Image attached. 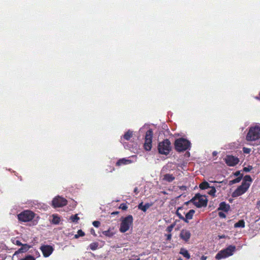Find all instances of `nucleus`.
<instances>
[{"instance_id": "obj_1", "label": "nucleus", "mask_w": 260, "mask_h": 260, "mask_svg": "<svg viewBox=\"0 0 260 260\" xmlns=\"http://www.w3.org/2000/svg\"><path fill=\"white\" fill-rule=\"evenodd\" d=\"M252 181L250 175H246L244 176L242 184L232 193V196L236 198L243 194L247 191Z\"/></svg>"}, {"instance_id": "obj_2", "label": "nucleus", "mask_w": 260, "mask_h": 260, "mask_svg": "<svg viewBox=\"0 0 260 260\" xmlns=\"http://www.w3.org/2000/svg\"><path fill=\"white\" fill-rule=\"evenodd\" d=\"M260 139V126L258 125L250 126L246 136L247 141H255Z\"/></svg>"}, {"instance_id": "obj_3", "label": "nucleus", "mask_w": 260, "mask_h": 260, "mask_svg": "<svg viewBox=\"0 0 260 260\" xmlns=\"http://www.w3.org/2000/svg\"><path fill=\"white\" fill-rule=\"evenodd\" d=\"M120 221L119 231L121 233H124L132 227L134 219L132 215H128L126 217H122Z\"/></svg>"}, {"instance_id": "obj_4", "label": "nucleus", "mask_w": 260, "mask_h": 260, "mask_svg": "<svg viewBox=\"0 0 260 260\" xmlns=\"http://www.w3.org/2000/svg\"><path fill=\"white\" fill-rule=\"evenodd\" d=\"M174 145L177 151L183 152L186 150L190 149L191 143L190 141L187 139L180 138L175 140Z\"/></svg>"}, {"instance_id": "obj_5", "label": "nucleus", "mask_w": 260, "mask_h": 260, "mask_svg": "<svg viewBox=\"0 0 260 260\" xmlns=\"http://www.w3.org/2000/svg\"><path fill=\"white\" fill-rule=\"evenodd\" d=\"M236 250V246L234 245H230L226 248L223 249L219 251L215 256V258L218 260L224 259L234 254Z\"/></svg>"}, {"instance_id": "obj_6", "label": "nucleus", "mask_w": 260, "mask_h": 260, "mask_svg": "<svg viewBox=\"0 0 260 260\" xmlns=\"http://www.w3.org/2000/svg\"><path fill=\"white\" fill-rule=\"evenodd\" d=\"M158 151L160 154L168 155L171 150V143L168 139H165L158 144Z\"/></svg>"}, {"instance_id": "obj_7", "label": "nucleus", "mask_w": 260, "mask_h": 260, "mask_svg": "<svg viewBox=\"0 0 260 260\" xmlns=\"http://www.w3.org/2000/svg\"><path fill=\"white\" fill-rule=\"evenodd\" d=\"M190 201L192 202L197 207L201 208L207 206L208 200L205 196L196 194Z\"/></svg>"}, {"instance_id": "obj_8", "label": "nucleus", "mask_w": 260, "mask_h": 260, "mask_svg": "<svg viewBox=\"0 0 260 260\" xmlns=\"http://www.w3.org/2000/svg\"><path fill=\"white\" fill-rule=\"evenodd\" d=\"M18 219L21 222H28L34 218V213L29 210H25L17 215Z\"/></svg>"}, {"instance_id": "obj_9", "label": "nucleus", "mask_w": 260, "mask_h": 260, "mask_svg": "<svg viewBox=\"0 0 260 260\" xmlns=\"http://www.w3.org/2000/svg\"><path fill=\"white\" fill-rule=\"evenodd\" d=\"M152 136L153 131L150 128L147 131L145 137L144 147L146 151H150L151 149Z\"/></svg>"}, {"instance_id": "obj_10", "label": "nucleus", "mask_w": 260, "mask_h": 260, "mask_svg": "<svg viewBox=\"0 0 260 260\" xmlns=\"http://www.w3.org/2000/svg\"><path fill=\"white\" fill-rule=\"evenodd\" d=\"M67 204V200L60 196L54 198L52 201V205L54 208L62 207L66 205Z\"/></svg>"}, {"instance_id": "obj_11", "label": "nucleus", "mask_w": 260, "mask_h": 260, "mask_svg": "<svg viewBox=\"0 0 260 260\" xmlns=\"http://www.w3.org/2000/svg\"><path fill=\"white\" fill-rule=\"evenodd\" d=\"M40 249L45 257H49L54 251V248L49 245H42Z\"/></svg>"}, {"instance_id": "obj_12", "label": "nucleus", "mask_w": 260, "mask_h": 260, "mask_svg": "<svg viewBox=\"0 0 260 260\" xmlns=\"http://www.w3.org/2000/svg\"><path fill=\"white\" fill-rule=\"evenodd\" d=\"M224 160L226 165L231 167L236 166L239 162V159L237 157L231 155H226Z\"/></svg>"}, {"instance_id": "obj_13", "label": "nucleus", "mask_w": 260, "mask_h": 260, "mask_svg": "<svg viewBox=\"0 0 260 260\" xmlns=\"http://www.w3.org/2000/svg\"><path fill=\"white\" fill-rule=\"evenodd\" d=\"M132 158L133 159H131L130 157L120 158L118 159L116 162V166L118 167H120L121 166L127 165L135 162L136 161V159H134V156H133Z\"/></svg>"}, {"instance_id": "obj_14", "label": "nucleus", "mask_w": 260, "mask_h": 260, "mask_svg": "<svg viewBox=\"0 0 260 260\" xmlns=\"http://www.w3.org/2000/svg\"><path fill=\"white\" fill-rule=\"evenodd\" d=\"M179 236L181 239L185 242H187L190 238L191 233L189 231L183 229L181 231Z\"/></svg>"}, {"instance_id": "obj_15", "label": "nucleus", "mask_w": 260, "mask_h": 260, "mask_svg": "<svg viewBox=\"0 0 260 260\" xmlns=\"http://www.w3.org/2000/svg\"><path fill=\"white\" fill-rule=\"evenodd\" d=\"M230 209V206L229 204H226L225 202H221L219 207L217 208L218 211H223L225 212H228Z\"/></svg>"}, {"instance_id": "obj_16", "label": "nucleus", "mask_w": 260, "mask_h": 260, "mask_svg": "<svg viewBox=\"0 0 260 260\" xmlns=\"http://www.w3.org/2000/svg\"><path fill=\"white\" fill-rule=\"evenodd\" d=\"M195 213V211L193 209L190 210L185 215V217H184V221L186 223H188V220L191 219L193 217V214Z\"/></svg>"}, {"instance_id": "obj_17", "label": "nucleus", "mask_w": 260, "mask_h": 260, "mask_svg": "<svg viewBox=\"0 0 260 260\" xmlns=\"http://www.w3.org/2000/svg\"><path fill=\"white\" fill-rule=\"evenodd\" d=\"M30 247V246L26 244H22L21 245V247L19 248L17 251H16L15 254L25 252L28 251Z\"/></svg>"}, {"instance_id": "obj_18", "label": "nucleus", "mask_w": 260, "mask_h": 260, "mask_svg": "<svg viewBox=\"0 0 260 260\" xmlns=\"http://www.w3.org/2000/svg\"><path fill=\"white\" fill-rule=\"evenodd\" d=\"M151 206V204L146 203L145 205H144L143 202H141L139 204L138 208L139 209L145 212Z\"/></svg>"}, {"instance_id": "obj_19", "label": "nucleus", "mask_w": 260, "mask_h": 260, "mask_svg": "<svg viewBox=\"0 0 260 260\" xmlns=\"http://www.w3.org/2000/svg\"><path fill=\"white\" fill-rule=\"evenodd\" d=\"M60 221V217L57 214H53L52 219H50V221L52 224H58Z\"/></svg>"}, {"instance_id": "obj_20", "label": "nucleus", "mask_w": 260, "mask_h": 260, "mask_svg": "<svg viewBox=\"0 0 260 260\" xmlns=\"http://www.w3.org/2000/svg\"><path fill=\"white\" fill-rule=\"evenodd\" d=\"M133 132L130 129L128 130L122 137H121V141L122 140V138L126 140H129L133 136Z\"/></svg>"}, {"instance_id": "obj_21", "label": "nucleus", "mask_w": 260, "mask_h": 260, "mask_svg": "<svg viewBox=\"0 0 260 260\" xmlns=\"http://www.w3.org/2000/svg\"><path fill=\"white\" fill-rule=\"evenodd\" d=\"M163 179L168 182H171L175 179V177L170 174H166L164 175Z\"/></svg>"}, {"instance_id": "obj_22", "label": "nucleus", "mask_w": 260, "mask_h": 260, "mask_svg": "<svg viewBox=\"0 0 260 260\" xmlns=\"http://www.w3.org/2000/svg\"><path fill=\"white\" fill-rule=\"evenodd\" d=\"M180 253L182 254L186 259H189L190 257V255L188 251L184 248H181L180 249Z\"/></svg>"}, {"instance_id": "obj_23", "label": "nucleus", "mask_w": 260, "mask_h": 260, "mask_svg": "<svg viewBox=\"0 0 260 260\" xmlns=\"http://www.w3.org/2000/svg\"><path fill=\"white\" fill-rule=\"evenodd\" d=\"M245 221L243 219L240 220L237 222H236L234 224V228H243L245 227Z\"/></svg>"}, {"instance_id": "obj_24", "label": "nucleus", "mask_w": 260, "mask_h": 260, "mask_svg": "<svg viewBox=\"0 0 260 260\" xmlns=\"http://www.w3.org/2000/svg\"><path fill=\"white\" fill-rule=\"evenodd\" d=\"M199 187L201 189H206L210 188V186L207 182L204 181L200 184Z\"/></svg>"}, {"instance_id": "obj_25", "label": "nucleus", "mask_w": 260, "mask_h": 260, "mask_svg": "<svg viewBox=\"0 0 260 260\" xmlns=\"http://www.w3.org/2000/svg\"><path fill=\"white\" fill-rule=\"evenodd\" d=\"M243 177H244L243 175H241L240 176L235 178V179L231 180L230 181V184H235V183L240 182L241 181V180H242V178L243 179Z\"/></svg>"}, {"instance_id": "obj_26", "label": "nucleus", "mask_w": 260, "mask_h": 260, "mask_svg": "<svg viewBox=\"0 0 260 260\" xmlns=\"http://www.w3.org/2000/svg\"><path fill=\"white\" fill-rule=\"evenodd\" d=\"M102 233L104 235L108 237H112L114 234L110 229L107 231H103Z\"/></svg>"}, {"instance_id": "obj_27", "label": "nucleus", "mask_w": 260, "mask_h": 260, "mask_svg": "<svg viewBox=\"0 0 260 260\" xmlns=\"http://www.w3.org/2000/svg\"><path fill=\"white\" fill-rule=\"evenodd\" d=\"M70 219L71 220L72 222L74 223H77L79 219V217L78 216V214H75L74 215H72L70 217Z\"/></svg>"}, {"instance_id": "obj_28", "label": "nucleus", "mask_w": 260, "mask_h": 260, "mask_svg": "<svg viewBox=\"0 0 260 260\" xmlns=\"http://www.w3.org/2000/svg\"><path fill=\"white\" fill-rule=\"evenodd\" d=\"M211 189L208 192V193L210 195H211V196L212 197H215V193L216 192V189L215 188V187L214 186H210V188Z\"/></svg>"}, {"instance_id": "obj_29", "label": "nucleus", "mask_w": 260, "mask_h": 260, "mask_svg": "<svg viewBox=\"0 0 260 260\" xmlns=\"http://www.w3.org/2000/svg\"><path fill=\"white\" fill-rule=\"evenodd\" d=\"M98 246H99L98 243H97V242H93V243H91L89 245V248L92 250H96L98 248Z\"/></svg>"}, {"instance_id": "obj_30", "label": "nucleus", "mask_w": 260, "mask_h": 260, "mask_svg": "<svg viewBox=\"0 0 260 260\" xmlns=\"http://www.w3.org/2000/svg\"><path fill=\"white\" fill-rule=\"evenodd\" d=\"M84 235H85L84 232H83L81 230H79L77 232V234L75 235L74 237L76 239H77L80 237H83Z\"/></svg>"}, {"instance_id": "obj_31", "label": "nucleus", "mask_w": 260, "mask_h": 260, "mask_svg": "<svg viewBox=\"0 0 260 260\" xmlns=\"http://www.w3.org/2000/svg\"><path fill=\"white\" fill-rule=\"evenodd\" d=\"M182 209V207H179L176 212V215L178 216V217L179 218V219L184 220V216L182 215V214L179 212V210Z\"/></svg>"}, {"instance_id": "obj_32", "label": "nucleus", "mask_w": 260, "mask_h": 260, "mask_svg": "<svg viewBox=\"0 0 260 260\" xmlns=\"http://www.w3.org/2000/svg\"><path fill=\"white\" fill-rule=\"evenodd\" d=\"M17 208L18 207L17 206H13V208L11 209L10 214L15 215L16 213H17Z\"/></svg>"}, {"instance_id": "obj_33", "label": "nucleus", "mask_w": 260, "mask_h": 260, "mask_svg": "<svg viewBox=\"0 0 260 260\" xmlns=\"http://www.w3.org/2000/svg\"><path fill=\"white\" fill-rule=\"evenodd\" d=\"M253 169V167L252 166H248L246 167H244V168L243 169V171L245 172H250V171H251Z\"/></svg>"}, {"instance_id": "obj_34", "label": "nucleus", "mask_w": 260, "mask_h": 260, "mask_svg": "<svg viewBox=\"0 0 260 260\" xmlns=\"http://www.w3.org/2000/svg\"><path fill=\"white\" fill-rule=\"evenodd\" d=\"M20 260H35V258L33 256L27 255L24 258H22Z\"/></svg>"}, {"instance_id": "obj_35", "label": "nucleus", "mask_w": 260, "mask_h": 260, "mask_svg": "<svg viewBox=\"0 0 260 260\" xmlns=\"http://www.w3.org/2000/svg\"><path fill=\"white\" fill-rule=\"evenodd\" d=\"M174 226L175 224H171L167 227L166 231H167L168 233H171L172 231Z\"/></svg>"}, {"instance_id": "obj_36", "label": "nucleus", "mask_w": 260, "mask_h": 260, "mask_svg": "<svg viewBox=\"0 0 260 260\" xmlns=\"http://www.w3.org/2000/svg\"><path fill=\"white\" fill-rule=\"evenodd\" d=\"M119 208L123 210H126L127 209V206L125 203H122L120 204Z\"/></svg>"}, {"instance_id": "obj_37", "label": "nucleus", "mask_w": 260, "mask_h": 260, "mask_svg": "<svg viewBox=\"0 0 260 260\" xmlns=\"http://www.w3.org/2000/svg\"><path fill=\"white\" fill-rule=\"evenodd\" d=\"M31 252L33 253L34 255L36 257H38L40 256V253L38 250H37L35 249H33V251H31Z\"/></svg>"}, {"instance_id": "obj_38", "label": "nucleus", "mask_w": 260, "mask_h": 260, "mask_svg": "<svg viewBox=\"0 0 260 260\" xmlns=\"http://www.w3.org/2000/svg\"><path fill=\"white\" fill-rule=\"evenodd\" d=\"M92 224L94 227L98 228L100 225V222L99 221H94Z\"/></svg>"}, {"instance_id": "obj_39", "label": "nucleus", "mask_w": 260, "mask_h": 260, "mask_svg": "<svg viewBox=\"0 0 260 260\" xmlns=\"http://www.w3.org/2000/svg\"><path fill=\"white\" fill-rule=\"evenodd\" d=\"M243 151L244 153L248 154L250 153L251 150L250 148L244 147L243 149Z\"/></svg>"}, {"instance_id": "obj_40", "label": "nucleus", "mask_w": 260, "mask_h": 260, "mask_svg": "<svg viewBox=\"0 0 260 260\" xmlns=\"http://www.w3.org/2000/svg\"><path fill=\"white\" fill-rule=\"evenodd\" d=\"M218 215L220 218H225L226 217V215L222 212H219Z\"/></svg>"}, {"instance_id": "obj_41", "label": "nucleus", "mask_w": 260, "mask_h": 260, "mask_svg": "<svg viewBox=\"0 0 260 260\" xmlns=\"http://www.w3.org/2000/svg\"><path fill=\"white\" fill-rule=\"evenodd\" d=\"M234 176H237V177H239L241 175H243L242 174H241V171H237L236 172H235L234 173Z\"/></svg>"}, {"instance_id": "obj_42", "label": "nucleus", "mask_w": 260, "mask_h": 260, "mask_svg": "<svg viewBox=\"0 0 260 260\" xmlns=\"http://www.w3.org/2000/svg\"><path fill=\"white\" fill-rule=\"evenodd\" d=\"M166 236L167 237V240L170 241L171 240L172 235L171 234L166 235Z\"/></svg>"}, {"instance_id": "obj_43", "label": "nucleus", "mask_w": 260, "mask_h": 260, "mask_svg": "<svg viewBox=\"0 0 260 260\" xmlns=\"http://www.w3.org/2000/svg\"><path fill=\"white\" fill-rule=\"evenodd\" d=\"M15 244L18 245V246H21L22 245V244L21 243V242L19 240H16V242H15Z\"/></svg>"}, {"instance_id": "obj_44", "label": "nucleus", "mask_w": 260, "mask_h": 260, "mask_svg": "<svg viewBox=\"0 0 260 260\" xmlns=\"http://www.w3.org/2000/svg\"><path fill=\"white\" fill-rule=\"evenodd\" d=\"M134 192L136 194H137L138 193L139 191L137 187H135L134 188Z\"/></svg>"}, {"instance_id": "obj_45", "label": "nucleus", "mask_w": 260, "mask_h": 260, "mask_svg": "<svg viewBox=\"0 0 260 260\" xmlns=\"http://www.w3.org/2000/svg\"><path fill=\"white\" fill-rule=\"evenodd\" d=\"M90 232L92 234H93L94 236H96V234L95 233L94 230L93 229H91Z\"/></svg>"}, {"instance_id": "obj_46", "label": "nucleus", "mask_w": 260, "mask_h": 260, "mask_svg": "<svg viewBox=\"0 0 260 260\" xmlns=\"http://www.w3.org/2000/svg\"><path fill=\"white\" fill-rule=\"evenodd\" d=\"M219 239H223L225 237V236L224 235H221L218 236Z\"/></svg>"}, {"instance_id": "obj_47", "label": "nucleus", "mask_w": 260, "mask_h": 260, "mask_svg": "<svg viewBox=\"0 0 260 260\" xmlns=\"http://www.w3.org/2000/svg\"><path fill=\"white\" fill-rule=\"evenodd\" d=\"M206 259H207V256H206L203 255L201 257L202 260H206Z\"/></svg>"}, {"instance_id": "obj_48", "label": "nucleus", "mask_w": 260, "mask_h": 260, "mask_svg": "<svg viewBox=\"0 0 260 260\" xmlns=\"http://www.w3.org/2000/svg\"><path fill=\"white\" fill-rule=\"evenodd\" d=\"M217 154V152L215 151H213V153H212V155L213 156H216Z\"/></svg>"}, {"instance_id": "obj_49", "label": "nucleus", "mask_w": 260, "mask_h": 260, "mask_svg": "<svg viewBox=\"0 0 260 260\" xmlns=\"http://www.w3.org/2000/svg\"><path fill=\"white\" fill-rule=\"evenodd\" d=\"M162 192L164 194H167V192H166V191H162Z\"/></svg>"}, {"instance_id": "obj_50", "label": "nucleus", "mask_w": 260, "mask_h": 260, "mask_svg": "<svg viewBox=\"0 0 260 260\" xmlns=\"http://www.w3.org/2000/svg\"><path fill=\"white\" fill-rule=\"evenodd\" d=\"M255 98H256V99L260 100V99H259V98H258V97H257V96H256Z\"/></svg>"}, {"instance_id": "obj_51", "label": "nucleus", "mask_w": 260, "mask_h": 260, "mask_svg": "<svg viewBox=\"0 0 260 260\" xmlns=\"http://www.w3.org/2000/svg\"><path fill=\"white\" fill-rule=\"evenodd\" d=\"M114 170H115V169H114V168H113V169H112V171H114Z\"/></svg>"}, {"instance_id": "obj_52", "label": "nucleus", "mask_w": 260, "mask_h": 260, "mask_svg": "<svg viewBox=\"0 0 260 260\" xmlns=\"http://www.w3.org/2000/svg\"><path fill=\"white\" fill-rule=\"evenodd\" d=\"M177 260H182L181 258H179Z\"/></svg>"}]
</instances>
